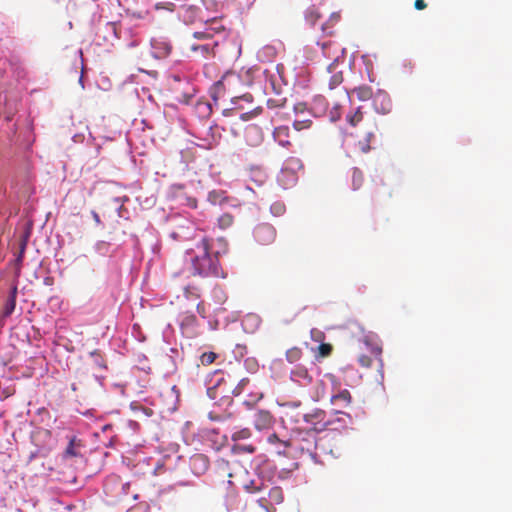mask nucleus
Masks as SVG:
<instances>
[{
  "instance_id": "1",
  "label": "nucleus",
  "mask_w": 512,
  "mask_h": 512,
  "mask_svg": "<svg viewBox=\"0 0 512 512\" xmlns=\"http://www.w3.org/2000/svg\"><path fill=\"white\" fill-rule=\"evenodd\" d=\"M210 249L211 241L206 236L194 238L193 246L186 249L192 274L202 277H225L219 263V252L211 254Z\"/></svg>"
},
{
  "instance_id": "2",
  "label": "nucleus",
  "mask_w": 512,
  "mask_h": 512,
  "mask_svg": "<svg viewBox=\"0 0 512 512\" xmlns=\"http://www.w3.org/2000/svg\"><path fill=\"white\" fill-rule=\"evenodd\" d=\"M346 121L352 128L356 129L351 135L359 137V131L363 132V140H359L358 144L363 153L369 152L371 149L370 143L374 138L377 128L375 120L373 118H365L362 107H358L355 111L347 114Z\"/></svg>"
},
{
  "instance_id": "3",
  "label": "nucleus",
  "mask_w": 512,
  "mask_h": 512,
  "mask_svg": "<svg viewBox=\"0 0 512 512\" xmlns=\"http://www.w3.org/2000/svg\"><path fill=\"white\" fill-rule=\"evenodd\" d=\"M317 435L309 429H297L293 432L291 439L285 443V447H293L309 458H318Z\"/></svg>"
},
{
  "instance_id": "4",
  "label": "nucleus",
  "mask_w": 512,
  "mask_h": 512,
  "mask_svg": "<svg viewBox=\"0 0 512 512\" xmlns=\"http://www.w3.org/2000/svg\"><path fill=\"white\" fill-rule=\"evenodd\" d=\"M228 35L227 29L223 24L222 19L212 18L204 21V28L200 31H195L193 37L198 40H205L213 42L215 39L224 40Z\"/></svg>"
},
{
  "instance_id": "5",
  "label": "nucleus",
  "mask_w": 512,
  "mask_h": 512,
  "mask_svg": "<svg viewBox=\"0 0 512 512\" xmlns=\"http://www.w3.org/2000/svg\"><path fill=\"white\" fill-rule=\"evenodd\" d=\"M318 458H310L314 463L323 464L327 457L337 458L340 455V448L332 444V438L325 435L317 440Z\"/></svg>"
},
{
  "instance_id": "6",
  "label": "nucleus",
  "mask_w": 512,
  "mask_h": 512,
  "mask_svg": "<svg viewBox=\"0 0 512 512\" xmlns=\"http://www.w3.org/2000/svg\"><path fill=\"white\" fill-rule=\"evenodd\" d=\"M304 421L311 426L313 432H321L329 428L327 413L319 408H315L310 412L304 414Z\"/></svg>"
},
{
  "instance_id": "7",
  "label": "nucleus",
  "mask_w": 512,
  "mask_h": 512,
  "mask_svg": "<svg viewBox=\"0 0 512 512\" xmlns=\"http://www.w3.org/2000/svg\"><path fill=\"white\" fill-rule=\"evenodd\" d=\"M253 235L259 244L269 245L273 243L276 238V230L272 225L262 223L255 227Z\"/></svg>"
},
{
  "instance_id": "8",
  "label": "nucleus",
  "mask_w": 512,
  "mask_h": 512,
  "mask_svg": "<svg viewBox=\"0 0 512 512\" xmlns=\"http://www.w3.org/2000/svg\"><path fill=\"white\" fill-rule=\"evenodd\" d=\"M344 65V61H339V58L336 57L333 62L328 65L327 72L330 74L329 78V88L332 90L339 86L343 82V68L341 66Z\"/></svg>"
},
{
  "instance_id": "9",
  "label": "nucleus",
  "mask_w": 512,
  "mask_h": 512,
  "mask_svg": "<svg viewBox=\"0 0 512 512\" xmlns=\"http://www.w3.org/2000/svg\"><path fill=\"white\" fill-rule=\"evenodd\" d=\"M226 384V379L221 376L218 378L215 382V384L211 387H208L207 389V395L212 400H221L224 398H228L230 393H233L235 395H238L240 391L236 389H222L221 392H218V389L221 388V386Z\"/></svg>"
},
{
  "instance_id": "10",
  "label": "nucleus",
  "mask_w": 512,
  "mask_h": 512,
  "mask_svg": "<svg viewBox=\"0 0 512 512\" xmlns=\"http://www.w3.org/2000/svg\"><path fill=\"white\" fill-rule=\"evenodd\" d=\"M330 430L342 431L348 427L351 422V416L342 411H334L333 414L327 415Z\"/></svg>"
},
{
  "instance_id": "11",
  "label": "nucleus",
  "mask_w": 512,
  "mask_h": 512,
  "mask_svg": "<svg viewBox=\"0 0 512 512\" xmlns=\"http://www.w3.org/2000/svg\"><path fill=\"white\" fill-rule=\"evenodd\" d=\"M151 46L153 50V56L157 59L166 58L172 51V45L170 41L162 37L152 39Z\"/></svg>"
},
{
  "instance_id": "12",
  "label": "nucleus",
  "mask_w": 512,
  "mask_h": 512,
  "mask_svg": "<svg viewBox=\"0 0 512 512\" xmlns=\"http://www.w3.org/2000/svg\"><path fill=\"white\" fill-rule=\"evenodd\" d=\"M274 418L268 410H257L253 416L254 427L259 430H267L273 426Z\"/></svg>"
},
{
  "instance_id": "13",
  "label": "nucleus",
  "mask_w": 512,
  "mask_h": 512,
  "mask_svg": "<svg viewBox=\"0 0 512 512\" xmlns=\"http://www.w3.org/2000/svg\"><path fill=\"white\" fill-rule=\"evenodd\" d=\"M219 39L213 40V42H206L203 44H192L190 46L191 51L199 53L203 57H215L217 55V49L219 47Z\"/></svg>"
},
{
  "instance_id": "14",
  "label": "nucleus",
  "mask_w": 512,
  "mask_h": 512,
  "mask_svg": "<svg viewBox=\"0 0 512 512\" xmlns=\"http://www.w3.org/2000/svg\"><path fill=\"white\" fill-rule=\"evenodd\" d=\"M190 467L194 474L202 475L209 468V460L204 454H195L190 458Z\"/></svg>"
},
{
  "instance_id": "15",
  "label": "nucleus",
  "mask_w": 512,
  "mask_h": 512,
  "mask_svg": "<svg viewBox=\"0 0 512 512\" xmlns=\"http://www.w3.org/2000/svg\"><path fill=\"white\" fill-rule=\"evenodd\" d=\"M273 137H274L275 141H277L279 143V145L286 147V148L291 146V142L289 140L290 129L288 126L283 125V126L276 127L273 131Z\"/></svg>"
},
{
  "instance_id": "16",
  "label": "nucleus",
  "mask_w": 512,
  "mask_h": 512,
  "mask_svg": "<svg viewBox=\"0 0 512 512\" xmlns=\"http://www.w3.org/2000/svg\"><path fill=\"white\" fill-rule=\"evenodd\" d=\"M183 19L184 22L187 24H195L197 22H204L206 20L201 16L200 9L193 6H190L187 9H185Z\"/></svg>"
},
{
  "instance_id": "17",
  "label": "nucleus",
  "mask_w": 512,
  "mask_h": 512,
  "mask_svg": "<svg viewBox=\"0 0 512 512\" xmlns=\"http://www.w3.org/2000/svg\"><path fill=\"white\" fill-rule=\"evenodd\" d=\"M351 394L347 389L340 391L339 393L332 395L331 403L340 405L342 407H348L351 403Z\"/></svg>"
},
{
  "instance_id": "18",
  "label": "nucleus",
  "mask_w": 512,
  "mask_h": 512,
  "mask_svg": "<svg viewBox=\"0 0 512 512\" xmlns=\"http://www.w3.org/2000/svg\"><path fill=\"white\" fill-rule=\"evenodd\" d=\"M16 297H17V287L14 286L11 288L9 296L5 302L4 306V316H9L13 313L16 307Z\"/></svg>"
},
{
  "instance_id": "19",
  "label": "nucleus",
  "mask_w": 512,
  "mask_h": 512,
  "mask_svg": "<svg viewBox=\"0 0 512 512\" xmlns=\"http://www.w3.org/2000/svg\"><path fill=\"white\" fill-rule=\"evenodd\" d=\"M279 181L284 187H290L297 181V177L291 170H283L279 176Z\"/></svg>"
},
{
  "instance_id": "20",
  "label": "nucleus",
  "mask_w": 512,
  "mask_h": 512,
  "mask_svg": "<svg viewBox=\"0 0 512 512\" xmlns=\"http://www.w3.org/2000/svg\"><path fill=\"white\" fill-rule=\"evenodd\" d=\"M360 101H367L372 98L373 90L370 86L362 85L353 90Z\"/></svg>"
},
{
  "instance_id": "21",
  "label": "nucleus",
  "mask_w": 512,
  "mask_h": 512,
  "mask_svg": "<svg viewBox=\"0 0 512 512\" xmlns=\"http://www.w3.org/2000/svg\"><path fill=\"white\" fill-rule=\"evenodd\" d=\"M352 187L354 190H358L364 183L363 172L359 168H353L352 170Z\"/></svg>"
},
{
  "instance_id": "22",
  "label": "nucleus",
  "mask_w": 512,
  "mask_h": 512,
  "mask_svg": "<svg viewBox=\"0 0 512 512\" xmlns=\"http://www.w3.org/2000/svg\"><path fill=\"white\" fill-rule=\"evenodd\" d=\"M269 499L273 504H280L283 502L284 496L283 491L280 487L275 486L269 490Z\"/></svg>"
},
{
  "instance_id": "23",
  "label": "nucleus",
  "mask_w": 512,
  "mask_h": 512,
  "mask_svg": "<svg viewBox=\"0 0 512 512\" xmlns=\"http://www.w3.org/2000/svg\"><path fill=\"white\" fill-rule=\"evenodd\" d=\"M293 379H303L304 384H308L312 381V377L309 374L308 370L305 367H299L292 372Z\"/></svg>"
},
{
  "instance_id": "24",
  "label": "nucleus",
  "mask_w": 512,
  "mask_h": 512,
  "mask_svg": "<svg viewBox=\"0 0 512 512\" xmlns=\"http://www.w3.org/2000/svg\"><path fill=\"white\" fill-rule=\"evenodd\" d=\"M234 223V217L229 213H224L218 218V225L221 229H227Z\"/></svg>"
},
{
  "instance_id": "25",
  "label": "nucleus",
  "mask_w": 512,
  "mask_h": 512,
  "mask_svg": "<svg viewBox=\"0 0 512 512\" xmlns=\"http://www.w3.org/2000/svg\"><path fill=\"white\" fill-rule=\"evenodd\" d=\"M302 356V351L298 347H293L286 352V359L290 363H295L300 360Z\"/></svg>"
},
{
  "instance_id": "26",
  "label": "nucleus",
  "mask_w": 512,
  "mask_h": 512,
  "mask_svg": "<svg viewBox=\"0 0 512 512\" xmlns=\"http://www.w3.org/2000/svg\"><path fill=\"white\" fill-rule=\"evenodd\" d=\"M251 430L249 428H242L236 432H234L231 436L232 441L237 442L240 440H245L251 437Z\"/></svg>"
},
{
  "instance_id": "27",
  "label": "nucleus",
  "mask_w": 512,
  "mask_h": 512,
  "mask_svg": "<svg viewBox=\"0 0 512 512\" xmlns=\"http://www.w3.org/2000/svg\"><path fill=\"white\" fill-rule=\"evenodd\" d=\"M232 450L237 453L252 454L256 451V447L252 444H239V445H234Z\"/></svg>"
},
{
  "instance_id": "28",
  "label": "nucleus",
  "mask_w": 512,
  "mask_h": 512,
  "mask_svg": "<svg viewBox=\"0 0 512 512\" xmlns=\"http://www.w3.org/2000/svg\"><path fill=\"white\" fill-rule=\"evenodd\" d=\"M305 18L310 24L314 25L319 20L320 13L316 8L312 7L306 11Z\"/></svg>"
},
{
  "instance_id": "29",
  "label": "nucleus",
  "mask_w": 512,
  "mask_h": 512,
  "mask_svg": "<svg viewBox=\"0 0 512 512\" xmlns=\"http://www.w3.org/2000/svg\"><path fill=\"white\" fill-rule=\"evenodd\" d=\"M63 455H64L65 458H71V457L79 456V453H78V451L75 448V438H72L69 441V444H68L67 448L65 449Z\"/></svg>"
},
{
  "instance_id": "30",
  "label": "nucleus",
  "mask_w": 512,
  "mask_h": 512,
  "mask_svg": "<svg viewBox=\"0 0 512 512\" xmlns=\"http://www.w3.org/2000/svg\"><path fill=\"white\" fill-rule=\"evenodd\" d=\"M130 407H131V409H132L134 412H139V411H141V412H143V413L145 414V416H147V417H150V416H152V415H153V411H152V409L147 408V407H144L143 405H141V404H140V403H138V402H132V403L130 404Z\"/></svg>"
},
{
  "instance_id": "31",
  "label": "nucleus",
  "mask_w": 512,
  "mask_h": 512,
  "mask_svg": "<svg viewBox=\"0 0 512 512\" xmlns=\"http://www.w3.org/2000/svg\"><path fill=\"white\" fill-rule=\"evenodd\" d=\"M217 358V354L214 352H205L200 356V362L202 365H210Z\"/></svg>"
},
{
  "instance_id": "32",
  "label": "nucleus",
  "mask_w": 512,
  "mask_h": 512,
  "mask_svg": "<svg viewBox=\"0 0 512 512\" xmlns=\"http://www.w3.org/2000/svg\"><path fill=\"white\" fill-rule=\"evenodd\" d=\"M312 125V121L310 119L305 120H295L293 122V128L297 131H301L304 129L310 128Z\"/></svg>"
},
{
  "instance_id": "33",
  "label": "nucleus",
  "mask_w": 512,
  "mask_h": 512,
  "mask_svg": "<svg viewBox=\"0 0 512 512\" xmlns=\"http://www.w3.org/2000/svg\"><path fill=\"white\" fill-rule=\"evenodd\" d=\"M270 210L274 216H281L284 214L286 207L282 202H275L271 205Z\"/></svg>"
},
{
  "instance_id": "34",
  "label": "nucleus",
  "mask_w": 512,
  "mask_h": 512,
  "mask_svg": "<svg viewBox=\"0 0 512 512\" xmlns=\"http://www.w3.org/2000/svg\"><path fill=\"white\" fill-rule=\"evenodd\" d=\"M87 378H88V377H87L86 373H84V372H77L76 379H77L78 381H77V382H73V383L71 384V389H72L73 391H77V390H78V388H79V385H80V386H83V385H84V382H85L84 380H86Z\"/></svg>"
},
{
  "instance_id": "35",
  "label": "nucleus",
  "mask_w": 512,
  "mask_h": 512,
  "mask_svg": "<svg viewBox=\"0 0 512 512\" xmlns=\"http://www.w3.org/2000/svg\"><path fill=\"white\" fill-rule=\"evenodd\" d=\"M332 350V345L329 343H321L318 347L319 355L321 357H328L331 354Z\"/></svg>"
},
{
  "instance_id": "36",
  "label": "nucleus",
  "mask_w": 512,
  "mask_h": 512,
  "mask_svg": "<svg viewBox=\"0 0 512 512\" xmlns=\"http://www.w3.org/2000/svg\"><path fill=\"white\" fill-rule=\"evenodd\" d=\"M262 489V483L258 485L254 480L250 481L248 484L245 485V490L249 493H257L260 492Z\"/></svg>"
},
{
  "instance_id": "37",
  "label": "nucleus",
  "mask_w": 512,
  "mask_h": 512,
  "mask_svg": "<svg viewBox=\"0 0 512 512\" xmlns=\"http://www.w3.org/2000/svg\"><path fill=\"white\" fill-rule=\"evenodd\" d=\"M90 356L93 358L94 363L97 366H99L101 368H105L106 367L105 361H104L103 357L100 355V353L97 350L91 352Z\"/></svg>"
},
{
  "instance_id": "38",
  "label": "nucleus",
  "mask_w": 512,
  "mask_h": 512,
  "mask_svg": "<svg viewBox=\"0 0 512 512\" xmlns=\"http://www.w3.org/2000/svg\"><path fill=\"white\" fill-rule=\"evenodd\" d=\"M380 99H381L382 102H386V106H384L382 108V113L389 112V110H390V100H389L388 96L386 94H379V95H377V97L375 99V103H377V101L380 100Z\"/></svg>"
},
{
  "instance_id": "39",
  "label": "nucleus",
  "mask_w": 512,
  "mask_h": 512,
  "mask_svg": "<svg viewBox=\"0 0 512 512\" xmlns=\"http://www.w3.org/2000/svg\"><path fill=\"white\" fill-rule=\"evenodd\" d=\"M362 367L368 368L372 364V358L368 355H361L358 359Z\"/></svg>"
},
{
  "instance_id": "40",
  "label": "nucleus",
  "mask_w": 512,
  "mask_h": 512,
  "mask_svg": "<svg viewBox=\"0 0 512 512\" xmlns=\"http://www.w3.org/2000/svg\"><path fill=\"white\" fill-rule=\"evenodd\" d=\"M184 291H185V296L187 298H189L191 296H195L196 298H198L200 296L199 293H198V290L196 288H194V287L187 286V287L184 288Z\"/></svg>"
},
{
  "instance_id": "41",
  "label": "nucleus",
  "mask_w": 512,
  "mask_h": 512,
  "mask_svg": "<svg viewBox=\"0 0 512 512\" xmlns=\"http://www.w3.org/2000/svg\"><path fill=\"white\" fill-rule=\"evenodd\" d=\"M311 336H312L313 340H315L317 342L322 341L325 337L324 333L317 329L311 330Z\"/></svg>"
},
{
  "instance_id": "42",
  "label": "nucleus",
  "mask_w": 512,
  "mask_h": 512,
  "mask_svg": "<svg viewBox=\"0 0 512 512\" xmlns=\"http://www.w3.org/2000/svg\"><path fill=\"white\" fill-rule=\"evenodd\" d=\"M268 442H269L270 444H275V443H278V442H279V443H281V444H283V445L285 446V443H287L288 441H281V440L278 438L277 434L273 433V434L269 435V437H268Z\"/></svg>"
},
{
  "instance_id": "43",
  "label": "nucleus",
  "mask_w": 512,
  "mask_h": 512,
  "mask_svg": "<svg viewBox=\"0 0 512 512\" xmlns=\"http://www.w3.org/2000/svg\"><path fill=\"white\" fill-rule=\"evenodd\" d=\"M217 465H218V468L223 470V471H226L228 470L229 468V461L225 460V459H219L217 461Z\"/></svg>"
},
{
  "instance_id": "44",
  "label": "nucleus",
  "mask_w": 512,
  "mask_h": 512,
  "mask_svg": "<svg viewBox=\"0 0 512 512\" xmlns=\"http://www.w3.org/2000/svg\"><path fill=\"white\" fill-rule=\"evenodd\" d=\"M414 7L417 10H423L427 7V4L424 0H415Z\"/></svg>"
},
{
  "instance_id": "45",
  "label": "nucleus",
  "mask_w": 512,
  "mask_h": 512,
  "mask_svg": "<svg viewBox=\"0 0 512 512\" xmlns=\"http://www.w3.org/2000/svg\"><path fill=\"white\" fill-rule=\"evenodd\" d=\"M113 481H117V478H115V477L108 478L107 481L104 484V489H105L107 494L112 493V490L110 489V484Z\"/></svg>"
},
{
  "instance_id": "46",
  "label": "nucleus",
  "mask_w": 512,
  "mask_h": 512,
  "mask_svg": "<svg viewBox=\"0 0 512 512\" xmlns=\"http://www.w3.org/2000/svg\"><path fill=\"white\" fill-rule=\"evenodd\" d=\"M214 89L218 92V93H221L224 91V84L222 81H218L215 83L214 85Z\"/></svg>"
},
{
  "instance_id": "47",
  "label": "nucleus",
  "mask_w": 512,
  "mask_h": 512,
  "mask_svg": "<svg viewBox=\"0 0 512 512\" xmlns=\"http://www.w3.org/2000/svg\"><path fill=\"white\" fill-rule=\"evenodd\" d=\"M373 182H375V192H377V187L378 185H383V180L379 177V176H376L375 179H373Z\"/></svg>"
},
{
  "instance_id": "48",
  "label": "nucleus",
  "mask_w": 512,
  "mask_h": 512,
  "mask_svg": "<svg viewBox=\"0 0 512 512\" xmlns=\"http://www.w3.org/2000/svg\"><path fill=\"white\" fill-rule=\"evenodd\" d=\"M197 310H198V312L202 315V317H205V315H204V312H205V311H204V308H203L202 304H200V303H199V304L197 305Z\"/></svg>"
},
{
  "instance_id": "49",
  "label": "nucleus",
  "mask_w": 512,
  "mask_h": 512,
  "mask_svg": "<svg viewBox=\"0 0 512 512\" xmlns=\"http://www.w3.org/2000/svg\"><path fill=\"white\" fill-rule=\"evenodd\" d=\"M242 98L248 102L252 101V96L250 94H245L242 96Z\"/></svg>"
},
{
  "instance_id": "50",
  "label": "nucleus",
  "mask_w": 512,
  "mask_h": 512,
  "mask_svg": "<svg viewBox=\"0 0 512 512\" xmlns=\"http://www.w3.org/2000/svg\"><path fill=\"white\" fill-rule=\"evenodd\" d=\"M93 218L95 219V221H96L97 223H99V222H100L99 216H98V214H97L96 212H93Z\"/></svg>"
},
{
  "instance_id": "51",
  "label": "nucleus",
  "mask_w": 512,
  "mask_h": 512,
  "mask_svg": "<svg viewBox=\"0 0 512 512\" xmlns=\"http://www.w3.org/2000/svg\"><path fill=\"white\" fill-rule=\"evenodd\" d=\"M331 45L330 42H326V43H323L322 44V49L325 50L326 48H328L329 46Z\"/></svg>"
},
{
  "instance_id": "52",
  "label": "nucleus",
  "mask_w": 512,
  "mask_h": 512,
  "mask_svg": "<svg viewBox=\"0 0 512 512\" xmlns=\"http://www.w3.org/2000/svg\"><path fill=\"white\" fill-rule=\"evenodd\" d=\"M222 389H232V388H231V386L227 387V385L225 384V385L221 386L220 389H218V392H221Z\"/></svg>"
},
{
  "instance_id": "53",
  "label": "nucleus",
  "mask_w": 512,
  "mask_h": 512,
  "mask_svg": "<svg viewBox=\"0 0 512 512\" xmlns=\"http://www.w3.org/2000/svg\"><path fill=\"white\" fill-rule=\"evenodd\" d=\"M210 418H211V420H219L218 417H213L212 415H210Z\"/></svg>"
},
{
  "instance_id": "54",
  "label": "nucleus",
  "mask_w": 512,
  "mask_h": 512,
  "mask_svg": "<svg viewBox=\"0 0 512 512\" xmlns=\"http://www.w3.org/2000/svg\"><path fill=\"white\" fill-rule=\"evenodd\" d=\"M263 501H265V499H264V498L259 499V503H260V505H263V504H262V502H263Z\"/></svg>"
},
{
  "instance_id": "55",
  "label": "nucleus",
  "mask_w": 512,
  "mask_h": 512,
  "mask_svg": "<svg viewBox=\"0 0 512 512\" xmlns=\"http://www.w3.org/2000/svg\"><path fill=\"white\" fill-rule=\"evenodd\" d=\"M245 381H246L245 379H242L241 384H245Z\"/></svg>"
},
{
  "instance_id": "56",
  "label": "nucleus",
  "mask_w": 512,
  "mask_h": 512,
  "mask_svg": "<svg viewBox=\"0 0 512 512\" xmlns=\"http://www.w3.org/2000/svg\"><path fill=\"white\" fill-rule=\"evenodd\" d=\"M268 512H274V508L272 510L267 509Z\"/></svg>"
}]
</instances>
